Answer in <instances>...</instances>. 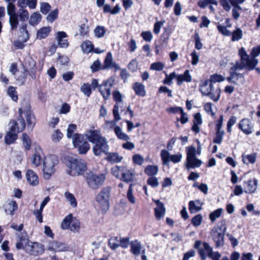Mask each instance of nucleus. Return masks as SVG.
<instances>
[{
	"label": "nucleus",
	"instance_id": "f257e3e1",
	"mask_svg": "<svg viewBox=\"0 0 260 260\" xmlns=\"http://www.w3.org/2000/svg\"><path fill=\"white\" fill-rule=\"evenodd\" d=\"M68 173L73 176L83 175L87 170L85 161L81 159L70 157L67 164Z\"/></svg>",
	"mask_w": 260,
	"mask_h": 260
},
{
	"label": "nucleus",
	"instance_id": "f03ea898",
	"mask_svg": "<svg viewBox=\"0 0 260 260\" xmlns=\"http://www.w3.org/2000/svg\"><path fill=\"white\" fill-rule=\"evenodd\" d=\"M226 230L225 220H222L218 222L216 226L214 228L212 239L216 243V247H219L224 244V233Z\"/></svg>",
	"mask_w": 260,
	"mask_h": 260
},
{
	"label": "nucleus",
	"instance_id": "7ed1b4c3",
	"mask_svg": "<svg viewBox=\"0 0 260 260\" xmlns=\"http://www.w3.org/2000/svg\"><path fill=\"white\" fill-rule=\"evenodd\" d=\"M58 162V158L55 155H52L45 158L43 165V173L45 179H49L55 172V167Z\"/></svg>",
	"mask_w": 260,
	"mask_h": 260
},
{
	"label": "nucleus",
	"instance_id": "20e7f679",
	"mask_svg": "<svg viewBox=\"0 0 260 260\" xmlns=\"http://www.w3.org/2000/svg\"><path fill=\"white\" fill-rule=\"evenodd\" d=\"M111 188L110 186L104 187L98 194L96 201L100 205L101 209L106 212L110 207V198Z\"/></svg>",
	"mask_w": 260,
	"mask_h": 260
},
{
	"label": "nucleus",
	"instance_id": "39448f33",
	"mask_svg": "<svg viewBox=\"0 0 260 260\" xmlns=\"http://www.w3.org/2000/svg\"><path fill=\"white\" fill-rule=\"evenodd\" d=\"M61 226L63 230L69 229L74 233H78L80 229V223L78 219L70 214L63 219Z\"/></svg>",
	"mask_w": 260,
	"mask_h": 260
},
{
	"label": "nucleus",
	"instance_id": "423d86ee",
	"mask_svg": "<svg viewBox=\"0 0 260 260\" xmlns=\"http://www.w3.org/2000/svg\"><path fill=\"white\" fill-rule=\"evenodd\" d=\"M105 179L106 176L104 174H95L90 173L88 174L87 181L91 188L96 189L104 184Z\"/></svg>",
	"mask_w": 260,
	"mask_h": 260
},
{
	"label": "nucleus",
	"instance_id": "0eeeda50",
	"mask_svg": "<svg viewBox=\"0 0 260 260\" xmlns=\"http://www.w3.org/2000/svg\"><path fill=\"white\" fill-rule=\"evenodd\" d=\"M22 66L23 70L28 73L32 79H37L36 62L31 56L28 55L25 57Z\"/></svg>",
	"mask_w": 260,
	"mask_h": 260
},
{
	"label": "nucleus",
	"instance_id": "6e6552de",
	"mask_svg": "<svg viewBox=\"0 0 260 260\" xmlns=\"http://www.w3.org/2000/svg\"><path fill=\"white\" fill-rule=\"evenodd\" d=\"M193 247L198 250V252L202 260H205L207 256L211 257V249L210 245L206 242L202 243L200 240H197Z\"/></svg>",
	"mask_w": 260,
	"mask_h": 260
},
{
	"label": "nucleus",
	"instance_id": "1a4fd4ad",
	"mask_svg": "<svg viewBox=\"0 0 260 260\" xmlns=\"http://www.w3.org/2000/svg\"><path fill=\"white\" fill-rule=\"evenodd\" d=\"M114 83V78L111 77L104 81L102 84L99 85V91L105 100H107L109 99L111 95V88L113 86Z\"/></svg>",
	"mask_w": 260,
	"mask_h": 260
},
{
	"label": "nucleus",
	"instance_id": "9d476101",
	"mask_svg": "<svg viewBox=\"0 0 260 260\" xmlns=\"http://www.w3.org/2000/svg\"><path fill=\"white\" fill-rule=\"evenodd\" d=\"M258 63V60L256 59H252L251 61L240 60L237 61L235 66L231 68V71L241 70L245 68L248 71H251L254 69L255 67Z\"/></svg>",
	"mask_w": 260,
	"mask_h": 260
},
{
	"label": "nucleus",
	"instance_id": "9b49d317",
	"mask_svg": "<svg viewBox=\"0 0 260 260\" xmlns=\"http://www.w3.org/2000/svg\"><path fill=\"white\" fill-rule=\"evenodd\" d=\"M25 251L31 255H37L44 252V245L38 242H29L25 245Z\"/></svg>",
	"mask_w": 260,
	"mask_h": 260
},
{
	"label": "nucleus",
	"instance_id": "f8f14e48",
	"mask_svg": "<svg viewBox=\"0 0 260 260\" xmlns=\"http://www.w3.org/2000/svg\"><path fill=\"white\" fill-rule=\"evenodd\" d=\"M160 157L164 165H168L170 161L174 163H177L181 161L182 156L180 153L176 154L171 155L166 150L164 149L161 151Z\"/></svg>",
	"mask_w": 260,
	"mask_h": 260
},
{
	"label": "nucleus",
	"instance_id": "ddd939ff",
	"mask_svg": "<svg viewBox=\"0 0 260 260\" xmlns=\"http://www.w3.org/2000/svg\"><path fill=\"white\" fill-rule=\"evenodd\" d=\"M93 144L95 145L93 147V152L95 155H100L102 152L106 153L108 151L109 146L107 140L103 137L94 142Z\"/></svg>",
	"mask_w": 260,
	"mask_h": 260
},
{
	"label": "nucleus",
	"instance_id": "4468645a",
	"mask_svg": "<svg viewBox=\"0 0 260 260\" xmlns=\"http://www.w3.org/2000/svg\"><path fill=\"white\" fill-rule=\"evenodd\" d=\"M223 120V116L222 115H220L215 123V136L214 138L213 142L214 143L218 144L221 143L223 137L224 135V131L223 130H221Z\"/></svg>",
	"mask_w": 260,
	"mask_h": 260
},
{
	"label": "nucleus",
	"instance_id": "2eb2a0df",
	"mask_svg": "<svg viewBox=\"0 0 260 260\" xmlns=\"http://www.w3.org/2000/svg\"><path fill=\"white\" fill-rule=\"evenodd\" d=\"M238 127L244 134L249 135L253 133V124L248 118H243L240 121Z\"/></svg>",
	"mask_w": 260,
	"mask_h": 260
},
{
	"label": "nucleus",
	"instance_id": "dca6fc26",
	"mask_svg": "<svg viewBox=\"0 0 260 260\" xmlns=\"http://www.w3.org/2000/svg\"><path fill=\"white\" fill-rule=\"evenodd\" d=\"M17 16V23L16 26H13L12 23L11 25V29L12 30H16L18 26L19 19L22 22H25L29 18V13L26 10V8H19L16 14Z\"/></svg>",
	"mask_w": 260,
	"mask_h": 260
},
{
	"label": "nucleus",
	"instance_id": "f3484780",
	"mask_svg": "<svg viewBox=\"0 0 260 260\" xmlns=\"http://www.w3.org/2000/svg\"><path fill=\"white\" fill-rule=\"evenodd\" d=\"M106 69H114L115 71L120 69L119 65L113 61L112 54L110 52L107 54L102 66V70Z\"/></svg>",
	"mask_w": 260,
	"mask_h": 260
},
{
	"label": "nucleus",
	"instance_id": "a211bd4d",
	"mask_svg": "<svg viewBox=\"0 0 260 260\" xmlns=\"http://www.w3.org/2000/svg\"><path fill=\"white\" fill-rule=\"evenodd\" d=\"M47 249L55 252L67 251L69 250V246L65 243L53 241L48 243Z\"/></svg>",
	"mask_w": 260,
	"mask_h": 260
},
{
	"label": "nucleus",
	"instance_id": "6ab92c4d",
	"mask_svg": "<svg viewBox=\"0 0 260 260\" xmlns=\"http://www.w3.org/2000/svg\"><path fill=\"white\" fill-rule=\"evenodd\" d=\"M17 133L16 128V123L13 122L12 125L10 126L9 131L7 133L5 137V143L8 145L13 143L17 139Z\"/></svg>",
	"mask_w": 260,
	"mask_h": 260
},
{
	"label": "nucleus",
	"instance_id": "aec40b11",
	"mask_svg": "<svg viewBox=\"0 0 260 260\" xmlns=\"http://www.w3.org/2000/svg\"><path fill=\"white\" fill-rule=\"evenodd\" d=\"M7 12L9 16V23L11 25L12 23L13 26H15L17 23V16L16 15V7L14 3H9L7 6Z\"/></svg>",
	"mask_w": 260,
	"mask_h": 260
},
{
	"label": "nucleus",
	"instance_id": "412c9836",
	"mask_svg": "<svg viewBox=\"0 0 260 260\" xmlns=\"http://www.w3.org/2000/svg\"><path fill=\"white\" fill-rule=\"evenodd\" d=\"M135 176L136 173L134 169H128L124 167L120 180L126 183L131 182L134 180Z\"/></svg>",
	"mask_w": 260,
	"mask_h": 260
},
{
	"label": "nucleus",
	"instance_id": "4be33fe9",
	"mask_svg": "<svg viewBox=\"0 0 260 260\" xmlns=\"http://www.w3.org/2000/svg\"><path fill=\"white\" fill-rule=\"evenodd\" d=\"M85 136L88 140L92 143L95 142L103 137L101 135L100 131L94 129L93 127H91L86 132Z\"/></svg>",
	"mask_w": 260,
	"mask_h": 260
},
{
	"label": "nucleus",
	"instance_id": "5701e85b",
	"mask_svg": "<svg viewBox=\"0 0 260 260\" xmlns=\"http://www.w3.org/2000/svg\"><path fill=\"white\" fill-rule=\"evenodd\" d=\"M200 90L204 95H210L211 93V76L208 80L202 81L200 86Z\"/></svg>",
	"mask_w": 260,
	"mask_h": 260
},
{
	"label": "nucleus",
	"instance_id": "b1692460",
	"mask_svg": "<svg viewBox=\"0 0 260 260\" xmlns=\"http://www.w3.org/2000/svg\"><path fill=\"white\" fill-rule=\"evenodd\" d=\"M154 202L157 205V207L154 209L155 216L156 219L159 220L164 217L166 212V209L164 204L159 200H156Z\"/></svg>",
	"mask_w": 260,
	"mask_h": 260
},
{
	"label": "nucleus",
	"instance_id": "393cba45",
	"mask_svg": "<svg viewBox=\"0 0 260 260\" xmlns=\"http://www.w3.org/2000/svg\"><path fill=\"white\" fill-rule=\"evenodd\" d=\"M26 177L28 183L32 186L39 184V178L36 173L31 170H28L26 173Z\"/></svg>",
	"mask_w": 260,
	"mask_h": 260
},
{
	"label": "nucleus",
	"instance_id": "a878e982",
	"mask_svg": "<svg viewBox=\"0 0 260 260\" xmlns=\"http://www.w3.org/2000/svg\"><path fill=\"white\" fill-rule=\"evenodd\" d=\"M113 114L114 117V120L113 121H107L106 122L107 125L109 126L110 128H115L116 125V122L120 120L121 117L119 114V106L117 103L116 104L113 108Z\"/></svg>",
	"mask_w": 260,
	"mask_h": 260
},
{
	"label": "nucleus",
	"instance_id": "bb28decb",
	"mask_svg": "<svg viewBox=\"0 0 260 260\" xmlns=\"http://www.w3.org/2000/svg\"><path fill=\"white\" fill-rule=\"evenodd\" d=\"M19 113L20 115V118H18V122H16L15 120H13L10 122V126L12 125L13 122H15L16 123V132L17 133L22 132L24 129L25 126V121L22 116V114L23 113L22 109H19Z\"/></svg>",
	"mask_w": 260,
	"mask_h": 260
},
{
	"label": "nucleus",
	"instance_id": "cd10ccee",
	"mask_svg": "<svg viewBox=\"0 0 260 260\" xmlns=\"http://www.w3.org/2000/svg\"><path fill=\"white\" fill-rule=\"evenodd\" d=\"M192 77L189 74V70H186L183 74H176L177 84L181 85L183 82H190L191 81Z\"/></svg>",
	"mask_w": 260,
	"mask_h": 260
},
{
	"label": "nucleus",
	"instance_id": "c85d7f7f",
	"mask_svg": "<svg viewBox=\"0 0 260 260\" xmlns=\"http://www.w3.org/2000/svg\"><path fill=\"white\" fill-rule=\"evenodd\" d=\"M257 185V180L256 179L249 180L246 183L244 192L247 193H251L254 192L256 189Z\"/></svg>",
	"mask_w": 260,
	"mask_h": 260
},
{
	"label": "nucleus",
	"instance_id": "c756f323",
	"mask_svg": "<svg viewBox=\"0 0 260 260\" xmlns=\"http://www.w3.org/2000/svg\"><path fill=\"white\" fill-rule=\"evenodd\" d=\"M202 123L201 115L200 113H197L194 115V119L193 120V125L191 130L196 133L200 132V128L199 125Z\"/></svg>",
	"mask_w": 260,
	"mask_h": 260
},
{
	"label": "nucleus",
	"instance_id": "7c9ffc66",
	"mask_svg": "<svg viewBox=\"0 0 260 260\" xmlns=\"http://www.w3.org/2000/svg\"><path fill=\"white\" fill-rule=\"evenodd\" d=\"M67 37L66 33L64 31H58L57 33V39L58 41V45L61 48H67L69 43L68 40L64 39Z\"/></svg>",
	"mask_w": 260,
	"mask_h": 260
},
{
	"label": "nucleus",
	"instance_id": "2f4dec72",
	"mask_svg": "<svg viewBox=\"0 0 260 260\" xmlns=\"http://www.w3.org/2000/svg\"><path fill=\"white\" fill-rule=\"evenodd\" d=\"M202 162L196 157H193L191 160L186 159V167L188 169H194L200 167Z\"/></svg>",
	"mask_w": 260,
	"mask_h": 260
},
{
	"label": "nucleus",
	"instance_id": "473e14b6",
	"mask_svg": "<svg viewBox=\"0 0 260 260\" xmlns=\"http://www.w3.org/2000/svg\"><path fill=\"white\" fill-rule=\"evenodd\" d=\"M18 206L16 202L11 201L5 206V211L7 214L13 215L14 212L17 209Z\"/></svg>",
	"mask_w": 260,
	"mask_h": 260
},
{
	"label": "nucleus",
	"instance_id": "72a5a7b5",
	"mask_svg": "<svg viewBox=\"0 0 260 260\" xmlns=\"http://www.w3.org/2000/svg\"><path fill=\"white\" fill-rule=\"evenodd\" d=\"M84 142H88L84 139V137L83 135L79 134H74L73 138V144L75 148H78Z\"/></svg>",
	"mask_w": 260,
	"mask_h": 260
},
{
	"label": "nucleus",
	"instance_id": "f704fd0d",
	"mask_svg": "<svg viewBox=\"0 0 260 260\" xmlns=\"http://www.w3.org/2000/svg\"><path fill=\"white\" fill-rule=\"evenodd\" d=\"M42 18V15L38 12H34L30 16L29 23L33 26L37 25L41 21Z\"/></svg>",
	"mask_w": 260,
	"mask_h": 260
},
{
	"label": "nucleus",
	"instance_id": "c9c22d12",
	"mask_svg": "<svg viewBox=\"0 0 260 260\" xmlns=\"http://www.w3.org/2000/svg\"><path fill=\"white\" fill-rule=\"evenodd\" d=\"M142 246L141 243L137 240L132 241L131 243V251L135 255L140 254Z\"/></svg>",
	"mask_w": 260,
	"mask_h": 260
},
{
	"label": "nucleus",
	"instance_id": "e433bc0d",
	"mask_svg": "<svg viewBox=\"0 0 260 260\" xmlns=\"http://www.w3.org/2000/svg\"><path fill=\"white\" fill-rule=\"evenodd\" d=\"M27 24L21 23L19 27V31L21 35H20L19 38H22L23 42H26L29 39V34L26 29Z\"/></svg>",
	"mask_w": 260,
	"mask_h": 260
},
{
	"label": "nucleus",
	"instance_id": "4c0bfd02",
	"mask_svg": "<svg viewBox=\"0 0 260 260\" xmlns=\"http://www.w3.org/2000/svg\"><path fill=\"white\" fill-rule=\"evenodd\" d=\"M42 159V151L40 149H39L36 150L35 153L32 155L31 163L36 166H38L41 164Z\"/></svg>",
	"mask_w": 260,
	"mask_h": 260
},
{
	"label": "nucleus",
	"instance_id": "58836bf2",
	"mask_svg": "<svg viewBox=\"0 0 260 260\" xmlns=\"http://www.w3.org/2000/svg\"><path fill=\"white\" fill-rule=\"evenodd\" d=\"M133 88L137 95L141 96H144L145 95V87L142 83L136 82L134 84Z\"/></svg>",
	"mask_w": 260,
	"mask_h": 260
},
{
	"label": "nucleus",
	"instance_id": "ea45409f",
	"mask_svg": "<svg viewBox=\"0 0 260 260\" xmlns=\"http://www.w3.org/2000/svg\"><path fill=\"white\" fill-rule=\"evenodd\" d=\"M114 132L119 139L123 141H128L130 139L129 137L127 134L123 133L122 131V129L119 126H116L115 127Z\"/></svg>",
	"mask_w": 260,
	"mask_h": 260
},
{
	"label": "nucleus",
	"instance_id": "a19ab883",
	"mask_svg": "<svg viewBox=\"0 0 260 260\" xmlns=\"http://www.w3.org/2000/svg\"><path fill=\"white\" fill-rule=\"evenodd\" d=\"M158 171V168L155 165H148L144 170L146 174L150 176L156 175Z\"/></svg>",
	"mask_w": 260,
	"mask_h": 260
},
{
	"label": "nucleus",
	"instance_id": "79ce46f5",
	"mask_svg": "<svg viewBox=\"0 0 260 260\" xmlns=\"http://www.w3.org/2000/svg\"><path fill=\"white\" fill-rule=\"evenodd\" d=\"M108 245L112 250H115L120 246V237H112L109 239Z\"/></svg>",
	"mask_w": 260,
	"mask_h": 260
},
{
	"label": "nucleus",
	"instance_id": "37998d69",
	"mask_svg": "<svg viewBox=\"0 0 260 260\" xmlns=\"http://www.w3.org/2000/svg\"><path fill=\"white\" fill-rule=\"evenodd\" d=\"M25 115L26 119L27 125L30 128H32L36 122L35 117L33 114L30 111H26Z\"/></svg>",
	"mask_w": 260,
	"mask_h": 260
},
{
	"label": "nucleus",
	"instance_id": "c03bdc74",
	"mask_svg": "<svg viewBox=\"0 0 260 260\" xmlns=\"http://www.w3.org/2000/svg\"><path fill=\"white\" fill-rule=\"evenodd\" d=\"M123 157L117 153H109L107 157V160L111 163L119 162L121 161Z\"/></svg>",
	"mask_w": 260,
	"mask_h": 260
},
{
	"label": "nucleus",
	"instance_id": "a18cd8bd",
	"mask_svg": "<svg viewBox=\"0 0 260 260\" xmlns=\"http://www.w3.org/2000/svg\"><path fill=\"white\" fill-rule=\"evenodd\" d=\"M51 31V27H43L37 31V38L42 39L48 36Z\"/></svg>",
	"mask_w": 260,
	"mask_h": 260
},
{
	"label": "nucleus",
	"instance_id": "49530a36",
	"mask_svg": "<svg viewBox=\"0 0 260 260\" xmlns=\"http://www.w3.org/2000/svg\"><path fill=\"white\" fill-rule=\"evenodd\" d=\"M201 203L199 201L196 202L191 201L189 202V210L191 213L197 212L201 210Z\"/></svg>",
	"mask_w": 260,
	"mask_h": 260
},
{
	"label": "nucleus",
	"instance_id": "de8ad7c7",
	"mask_svg": "<svg viewBox=\"0 0 260 260\" xmlns=\"http://www.w3.org/2000/svg\"><path fill=\"white\" fill-rule=\"evenodd\" d=\"M64 197L66 200L70 203V205L75 208L77 206V203L76 199L75 198L74 194L69 191H66L64 193Z\"/></svg>",
	"mask_w": 260,
	"mask_h": 260
},
{
	"label": "nucleus",
	"instance_id": "09e8293b",
	"mask_svg": "<svg viewBox=\"0 0 260 260\" xmlns=\"http://www.w3.org/2000/svg\"><path fill=\"white\" fill-rule=\"evenodd\" d=\"M231 36H232L231 40L232 41H238L242 39L243 37V32L239 27H236V29L233 32H231Z\"/></svg>",
	"mask_w": 260,
	"mask_h": 260
},
{
	"label": "nucleus",
	"instance_id": "8fccbe9b",
	"mask_svg": "<svg viewBox=\"0 0 260 260\" xmlns=\"http://www.w3.org/2000/svg\"><path fill=\"white\" fill-rule=\"evenodd\" d=\"M81 47L83 52L86 54L91 52L92 51L93 48V46L92 45L91 42L89 40L84 41L82 43Z\"/></svg>",
	"mask_w": 260,
	"mask_h": 260
},
{
	"label": "nucleus",
	"instance_id": "3c124183",
	"mask_svg": "<svg viewBox=\"0 0 260 260\" xmlns=\"http://www.w3.org/2000/svg\"><path fill=\"white\" fill-rule=\"evenodd\" d=\"M256 160V154L251 153L248 155H242V161L244 164H248L249 163L254 164Z\"/></svg>",
	"mask_w": 260,
	"mask_h": 260
},
{
	"label": "nucleus",
	"instance_id": "603ef678",
	"mask_svg": "<svg viewBox=\"0 0 260 260\" xmlns=\"http://www.w3.org/2000/svg\"><path fill=\"white\" fill-rule=\"evenodd\" d=\"M124 166H115L112 168L111 173L117 178L120 179L121 175L124 169Z\"/></svg>",
	"mask_w": 260,
	"mask_h": 260
},
{
	"label": "nucleus",
	"instance_id": "864d4df0",
	"mask_svg": "<svg viewBox=\"0 0 260 260\" xmlns=\"http://www.w3.org/2000/svg\"><path fill=\"white\" fill-rule=\"evenodd\" d=\"M106 32V29L103 26H97L94 30V34L95 36L98 38L103 37Z\"/></svg>",
	"mask_w": 260,
	"mask_h": 260
},
{
	"label": "nucleus",
	"instance_id": "5fc2aeb1",
	"mask_svg": "<svg viewBox=\"0 0 260 260\" xmlns=\"http://www.w3.org/2000/svg\"><path fill=\"white\" fill-rule=\"evenodd\" d=\"M235 71H231L230 72V76L227 78L228 81L230 83H236V81L239 78H242L243 75L242 74L237 73Z\"/></svg>",
	"mask_w": 260,
	"mask_h": 260
},
{
	"label": "nucleus",
	"instance_id": "6e6d98bb",
	"mask_svg": "<svg viewBox=\"0 0 260 260\" xmlns=\"http://www.w3.org/2000/svg\"><path fill=\"white\" fill-rule=\"evenodd\" d=\"M186 159L191 160L193 157H195L196 156V148L193 146H190L187 147L186 148Z\"/></svg>",
	"mask_w": 260,
	"mask_h": 260
},
{
	"label": "nucleus",
	"instance_id": "4d7b16f0",
	"mask_svg": "<svg viewBox=\"0 0 260 260\" xmlns=\"http://www.w3.org/2000/svg\"><path fill=\"white\" fill-rule=\"evenodd\" d=\"M28 75V73L23 70V72H21L15 75V78L22 85L23 84L26 79L27 76Z\"/></svg>",
	"mask_w": 260,
	"mask_h": 260
},
{
	"label": "nucleus",
	"instance_id": "13d9d810",
	"mask_svg": "<svg viewBox=\"0 0 260 260\" xmlns=\"http://www.w3.org/2000/svg\"><path fill=\"white\" fill-rule=\"evenodd\" d=\"M58 10L55 9V10L51 11L47 15L46 19L48 22L52 23L55 20L58 18Z\"/></svg>",
	"mask_w": 260,
	"mask_h": 260
},
{
	"label": "nucleus",
	"instance_id": "bf43d9fd",
	"mask_svg": "<svg viewBox=\"0 0 260 260\" xmlns=\"http://www.w3.org/2000/svg\"><path fill=\"white\" fill-rule=\"evenodd\" d=\"M7 93L13 101H17L18 99L17 96V92L16 91L15 87L11 86L9 87L7 90Z\"/></svg>",
	"mask_w": 260,
	"mask_h": 260
},
{
	"label": "nucleus",
	"instance_id": "052dcab7",
	"mask_svg": "<svg viewBox=\"0 0 260 260\" xmlns=\"http://www.w3.org/2000/svg\"><path fill=\"white\" fill-rule=\"evenodd\" d=\"M63 137V134L59 129L54 130L51 135V140L53 142H58Z\"/></svg>",
	"mask_w": 260,
	"mask_h": 260
},
{
	"label": "nucleus",
	"instance_id": "680f3d73",
	"mask_svg": "<svg viewBox=\"0 0 260 260\" xmlns=\"http://www.w3.org/2000/svg\"><path fill=\"white\" fill-rule=\"evenodd\" d=\"M51 5L46 2H41L40 3V12L43 14H47L51 10Z\"/></svg>",
	"mask_w": 260,
	"mask_h": 260
},
{
	"label": "nucleus",
	"instance_id": "e2e57ef3",
	"mask_svg": "<svg viewBox=\"0 0 260 260\" xmlns=\"http://www.w3.org/2000/svg\"><path fill=\"white\" fill-rule=\"evenodd\" d=\"M220 3L226 11H229L231 8V5L234 7L233 0H220Z\"/></svg>",
	"mask_w": 260,
	"mask_h": 260
},
{
	"label": "nucleus",
	"instance_id": "0e129e2a",
	"mask_svg": "<svg viewBox=\"0 0 260 260\" xmlns=\"http://www.w3.org/2000/svg\"><path fill=\"white\" fill-rule=\"evenodd\" d=\"M133 162L134 164L141 166L144 161V157L139 154H135L132 157Z\"/></svg>",
	"mask_w": 260,
	"mask_h": 260
},
{
	"label": "nucleus",
	"instance_id": "69168bd1",
	"mask_svg": "<svg viewBox=\"0 0 260 260\" xmlns=\"http://www.w3.org/2000/svg\"><path fill=\"white\" fill-rule=\"evenodd\" d=\"M77 148L80 154H85L90 149V145L88 142H84Z\"/></svg>",
	"mask_w": 260,
	"mask_h": 260
},
{
	"label": "nucleus",
	"instance_id": "338daca9",
	"mask_svg": "<svg viewBox=\"0 0 260 260\" xmlns=\"http://www.w3.org/2000/svg\"><path fill=\"white\" fill-rule=\"evenodd\" d=\"M132 187H133V184H130L129 186V188L127 191L126 196H127V198L128 200L129 201V202L131 203L134 204L136 202V199H135V198L133 193Z\"/></svg>",
	"mask_w": 260,
	"mask_h": 260
},
{
	"label": "nucleus",
	"instance_id": "774afa93",
	"mask_svg": "<svg viewBox=\"0 0 260 260\" xmlns=\"http://www.w3.org/2000/svg\"><path fill=\"white\" fill-rule=\"evenodd\" d=\"M237 117L235 116H232L227 122V132L229 133L232 132V127L237 121Z\"/></svg>",
	"mask_w": 260,
	"mask_h": 260
}]
</instances>
